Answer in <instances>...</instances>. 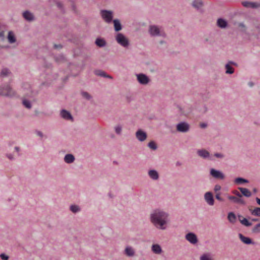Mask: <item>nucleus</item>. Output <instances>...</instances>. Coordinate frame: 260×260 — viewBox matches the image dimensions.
Returning a JSON list of instances; mask_svg holds the SVG:
<instances>
[{
  "label": "nucleus",
  "instance_id": "nucleus-63",
  "mask_svg": "<svg viewBox=\"0 0 260 260\" xmlns=\"http://www.w3.org/2000/svg\"><path fill=\"white\" fill-rule=\"evenodd\" d=\"M253 220H254V221H257V219H253Z\"/></svg>",
  "mask_w": 260,
  "mask_h": 260
},
{
  "label": "nucleus",
  "instance_id": "nucleus-61",
  "mask_svg": "<svg viewBox=\"0 0 260 260\" xmlns=\"http://www.w3.org/2000/svg\"><path fill=\"white\" fill-rule=\"evenodd\" d=\"M254 192H256V189L255 188L253 189Z\"/></svg>",
  "mask_w": 260,
  "mask_h": 260
},
{
  "label": "nucleus",
  "instance_id": "nucleus-16",
  "mask_svg": "<svg viewBox=\"0 0 260 260\" xmlns=\"http://www.w3.org/2000/svg\"><path fill=\"white\" fill-rule=\"evenodd\" d=\"M148 174L149 177L154 180H157L159 178L158 172L154 170H150L148 171Z\"/></svg>",
  "mask_w": 260,
  "mask_h": 260
},
{
  "label": "nucleus",
  "instance_id": "nucleus-45",
  "mask_svg": "<svg viewBox=\"0 0 260 260\" xmlns=\"http://www.w3.org/2000/svg\"><path fill=\"white\" fill-rule=\"evenodd\" d=\"M220 189H221L220 185H219L218 184H216V185H215L214 188V190L215 191V192L217 193V191H219Z\"/></svg>",
  "mask_w": 260,
  "mask_h": 260
},
{
  "label": "nucleus",
  "instance_id": "nucleus-31",
  "mask_svg": "<svg viewBox=\"0 0 260 260\" xmlns=\"http://www.w3.org/2000/svg\"><path fill=\"white\" fill-rule=\"evenodd\" d=\"M192 5L194 8L199 9L202 6L203 3L201 0H194Z\"/></svg>",
  "mask_w": 260,
  "mask_h": 260
},
{
  "label": "nucleus",
  "instance_id": "nucleus-8",
  "mask_svg": "<svg viewBox=\"0 0 260 260\" xmlns=\"http://www.w3.org/2000/svg\"><path fill=\"white\" fill-rule=\"evenodd\" d=\"M137 78L138 82L143 85H146L148 84L149 81V78L144 74H139L137 75Z\"/></svg>",
  "mask_w": 260,
  "mask_h": 260
},
{
  "label": "nucleus",
  "instance_id": "nucleus-33",
  "mask_svg": "<svg viewBox=\"0 0 260 260\" xmlns=\"http://www.w3.org/2000/svg\"><path fill=\"white\" fill-rule=\"evenodd\" d=\"M240 222L243 225H244L247 227L250 226L252 224V223L251 222H250L246 218H243L242 220L240 219Z\"/></svg>",
  "mask_w": 260,
  "mask_h": 260
},
{
  "label": "nucleus",
  "instance_id": "nucleus-20",
  "mask_svg": "<svg viewBox=\"0 0 260 260\" xmlns=\"http://www.w3.org/2000/svg\"><path fill=\"white\" fill-rule=\"evenodd\" d=\"M64 160L67 164H71L75 160V157L71 154H68L65 155Z\"/></svg>",
  "mask_w": 260,
  "mask_h": 260
},
{
  "label": "nucleus",
  "instance_id": "nucleus-25",
  "mask_svg": "<svg viewBox=\"0 0 260 260\" xmlns=\"http://www.w3.org/2000/svg\"><path fill=\"white\" fill-rule=\"evenodd\" d=\"M217 23L218 26L222 28H225L227 26V22L222 18L218 19Z\"/></svg>",
  "mask_w": 260,
  "mask_h": 260
},
{
  "label": "nucleus",
  "instance_id": "nucleus-21",
  "mask_svg": "<svg viewBox=\"0 0 260 260\" xmlns=\"http://www.w3.org/2000/svg\"><path fill=\"white\" fill-rule=\"evenodd\" d=\"M94 73L97 76L112 79V77L111 76L107 75L105 72L101 70H96L95 71Z\"/></svg>",
  "mask_w": 260,
  "mask_h": 260
},
{
  "label": "nucleus",
  "instance_id": "nucleus-39",
  "mask_svg": "<svg viewBox=\"0 0 260 260\" xmlns=\"http://www.w3.org/2000/svg\"><path fill=\"white\" fill-rule=\"evenodd\" d=\"M10 73L9 71L7 69H4L1 72L2 76H6Z\"/></svg>",
  "mask_w": 260,
  "mask_h": 260
},
{
  "label": "nucleus",
  "instance_id": "nucleus-24",
  "mask_svg": "<svg viewBox=\"0 0 260 260\" xmlns=\"http://www.w3.org/2000/svg\"><path fill=\"white\" fill-rule=\"evenodd\" d=\"M23 16L24 18L28 20V21H31L34 20V15L32 13H30L28 11H25L23 13Z\"/></svg>",
  "mask_w": 260,
  "mask_h": 260
},
{
  "label": "nucleus",
  "instance_id": "nucleus-7",
  "mask_svg": "<svg viewBox=\"0 0 260 260\" xmlns=\"http://www.w3.org/2000/svg\"><path fill=\"white\" fill-rule=\"evenodd\" d=\"M185 239L192 244H196L198 241L197 235L192 232H189L186 234Z\"/></svg>",
  "mask_w": 260,
  "mask_h": 260
},
{
  "label": "nucleus",
  "instance_id": "nucleus-54",
  "mask_svg": "<svg viewBox=\"0 0 260 260\" xmlns=\"http://www.w3.org/2000/svg\"><path fill=\"white\" fill-rule=\"evenodd\" d=\"M252 211H260V208L256 207Z\"/></svg>",
  "mask_w": 260,
  "mask_h": 260
},
{
  "label": "nucleus",
  "instance_id": "nucleus-62",
  "mask_svg": "<svg viewBox=\"0 0 260 260\" xmlns=\"http://www.w3.org/2000/svg\"><path fill=\"white\" fill-rule=\"evenodd\" d=\"M160 44H162L163 43V42L162 41H160Z\"/></svg>",
  "mask_w": 260,
  "mask_h": 260
},
{
  "label": "nucleus",
  "instance_id": "nucleus-37",
  "mask_svg": "<svg viewBox=\"0 0 260 260\" xmlns=\"http://www.w3.org/2000/svg\"><path fill=\"white\" fill-rule=\"evenodd\" d=\"M238 27L241 31H245L246 30V26L243 23H239Z\"/></svg>",
  "mask_w": 260,
  "mask_h": 260
},
{
  "label": "nucleus",
  "instance_id": "nucleus-55",
  "mask_svg": "<svg viewBox=\"0 0 260 260\" xmlns=\"http://www.w3.org/2000/svg\"><path fill=\"white\" fill-rule=\"evenodd\" d=\"M57 7H59V8H61V3H59V2H57Z\"/></svg>",
  "mask_w": 260,
  "mask_h": 260
},
{
  "label": "nucleus",
  "instance_id": "nucleus-5",
  "mask_svg": "<svg viewBox=\"0 0 260 260\" xmlns=\"http://www.w3.org/2000/svg\"><path fill=\"white\" fill-rule=\"evenodd\" d=\"M101 15L102 18L107 23L111 22L113 18V13L111 11L102 10Z\"/></svg>",
  "mask_w": 260,
  "mask_h": 260
},
{
  "label": "nucleus",
  "instance_id": "nucleus-4",
  "mask_svg": "<svg viewBox=\"0 0 260 260\" xmlns=\"http://www.w3.org/2000/svg\"><path fill=\"white\" fill-rule=\"evenodd\" d=\"M15 95V91L8 85L5 87H0V95L12 96Z\"/></svg>",
  "mask_w": 260,
  "mask_h": 260
},
{
  "label": "nucleus",
  "instance_id": "nucleus-60",
  "mask_svg": "<svg viewBox=\"0 0 260 260\" xmlns=\"http://www.w3.org/2000/svg\"><path fill=\"white\" fill-rule=\"evenodd\" d=\"M26 86H27L28 88H29V87H30V86H29V85H28V84L26 85Z\"/></svg>",
  "mask_w": 260,
  "mask_h": 260
},
{
  "label": "nucleus",
  "instance_id": "nucleus-46",
  "mask_svg": "<svg viewBox=\"0 0 260 260\" xmlns=\"http://www.w3.org/2000/svg\"><path fill=\"white\" fill-rule=\"evenodd\" d=\"M215 198L217 200L219 201H223V199L220 197V193L217 192L215 196Z\"/></svg>",
  "mask_w": 260,
  "mask_h": 260
},
{
  "label": "nucleus",
  "instance_id": "nucleus-50",
  "mask_svg": "<svg viewBox=\"0 0 260 260\" xmlns=\"http://www.w3.org/2000/svg\"><path fill=\"white\" fill-rule=\"evenodd\" d=\"M252 215H255L256 216H260V212H251Z\"/></svg>",
  "mask_w": 260,
  "mask_h": 260
},
{
  "label": "nucleus",
  "instance_id": "nucleus-22",
  "mask_svg": "<svg viewBox=\"0 0 260 260\" xmlns=\"http://www.w3.org/2000/svg\"><path fill=\"white\" fill-rule=\"evenodd\" d=\"M151 249L152 251L156 254H159L162 251L161 247L158 244H153Z\"/></svg>",
  "mask_w": 260,
  "mask_h": 260
},
{
  "label": "nucleus",
  "instance_id": "nucleus-6",
  "mask_svg": "<svg viewBox=\"0 0 260 260\" xmlns=\"http://www.w3.org/2000/svg\"><path fill=\"white\" fill-rule=\"evenodd\" d=\"M176 129L179 132L186 133L189 129V125L186 122H181L176 125Z\"/></svg>",
  "mask_w": 260,
  "mask_h": 260
},
{
  "label": "nucleus",
  "instance_id": "nucleus-40",
  "mask_svg": "<svg viewBox=\"0 0 260 260\" xmlns=\"http://www.w3.org/2000/svg\"><path fill=\"white\" fill-rule=\"evenodd\" d=\"M0 258L2 260H8L9 258V256L6 254L5 253H2L0 254Z\"/></svg>",
  "mask_w": 260,
  "mask_h": 260
},
{
  "label": "nucleus",
  "instance_id": "nucleus-23",
  "mask_svg": "<svg viewBox=\"0 0 260 260\" xmlns=\"http://www.w3.org/2000/svg\"><path fill=\"white\" fill-rule=\"evenodd\" d=\"M95 44L100 47H103L106 46V42L104 39L98 38L95 40Z\"/></svg>",
  "mask_w": 260,
  "mask_h": 260
},
{
  "label": "nucleus",
  "instance_id": "nucleus-32",
  "mask_svg": "<svg viewBox=\"0 0 260 260\" xmlns=\"http://www.w3.org/2000/svg\"><path fill=\"white\" fill-rule=\"evenodd\" d=\"M8 39L10 43H14L16 41L15 36L13 33L10 31L8 34Z\"/></svg>",
  "mask_w": 260,
  "mask_h": 260
},
{
  "label": "nucleus",
  "instance_id": "nucleus-26",
  "mask_svg": "<svg viewBox=\"0 0 260 260\" xmlns=\"http://www.w3.org/2000/svg\"><path fill=\"white\" fill-rule=\"evenodd\" d=\"M114 29L116 31H120L122 29L120 21L117 19L113 20Z\"/></svg>",
  "mask_w": 260,
  "mask_h": 260
},
{
  "label": "nucleus",
  "instance_id": "nucleus-43",
  "mask_svg": "<svg viewBox=\"0 0 260 260\" xmlns=\"http://www.w3.org/2000/svg\"><path fill=\"white\" fill-rule=\"evenodd\" d=\"M82 95L84 98H85L87 100H89L91 98L90 94L88 92H83L82 93Z\"/></svg>",
  "mask_w": 260,
  "mask_h": 260
},
{
  "label": "nucleus",
  "instance_id": "nucleus-3",
  "mask_svg": "<svg viewBox=\"0 0 260 260\" xmlns=\"http://www.w3.org/2000/svg\"><path fill=\"white\" fill-rule=\"evenodd\" d=\"M149 32L152 36H165V33L157 26L151 25L149 27Z\"/></svg>",
  "mask_w": 260,
  "mask_h": 260
},
{
  "label": "nucleus",
  "instance_id": "nucleus-49",
  "mask_svg": "<svg viewBox=\"0 0 260 260\" xmlns=\"http://www.w3.org/2000/svg\"><path fill=\"white\" fill-rule=\"evenodd\" d=\"M36 134L38 136H40V137H43V133L40 131H37Z\"/></svg>",
  "mask_w": 260,
  "mask_h": 260
},
{
  "label": "nucleus",
  "instance_id": "nucleus-1",
  "mask_svg": "<svg viewBox=\"0 0 260 260\" xmlns=\"http://www.w3.org/2000/svg\"><path fill=\"white\" fill-rule=\"evenodd\" d=\"M167 217L166 212H153L151 214V221L157 228L165 230Z\"/></svg>",
  "mask_w": 260,
  "mask_h": 260
},
{
  "label": "nucleus",
  "instance_id": "nucleus-17",
  "mask_svg": "<svg viewBox=\"0 0 260 260\" xmlns=\"http://www.w3.org/2000/svg\"><path fill=\"white\" fill-rule=\"evenodd\" d=\"M61 117L66 120H72L73 118L70 113L65 110H62L60 112Z\"/></svg>",
  "mask_w": 260,
  "mask_h": 260
},
{
  "label": "nucleus",
  "instance_id": "nucleus-14",
  "mask_svg": "<svg viewBox=\"0 0 260 260\" xmlns=\"http://www.w3.org/2000/svg\"><path fill=\"white\" fill-rule=\"evenodd\" d=\"M239 237L241 241L244 244L250 245L253 244L254 242L249 237L244 236L242 234L239 233Z\"/></svg>",
  "mask_w": 260,
  "mask_h": 260
},
{
  "label": "nucleus",
  "instance_id": "nucleus-28",
  "mask_svg": "<svg viewBox=\"0 0 260 260\" xmlns=\"http://www.w3.org/2000/svg\"><path fill=\"white\" fill-rule=\"evenodd\" d=\"M228 218L229 221L232 223L235 222L237 219L236 216L234 212H229Z\"/></svg>",
  "mask_w": 260,
  "mask_h": 260
},
{
  "label": "nucleus",
  "instance_id": "nucleus-41",
  "mask_svg": "<svg viewBox=\"0 0 260 260\" xmlns=\"http://www.w3.org/2000/svg\"><path fill=\"white\" fill-rule=\"evenodd\" d=\"M115 131L117 134H120L122 131V127L120 125H117L115 127Z\"/></svg>",
  "mask_w": 260,
  "mask_h": 260
},
{
  "label": "nucleus",
  "instance_id": "nucleus-34",
  "mask_svg": "<svg viewBox=\"0 0 260 260\" xmlns=\"http://www.w3.org/2000/svg\"><path fill=\"white\" fill-rule=\"evenodd\" d=\"M252 232L258 233L260 232V223L256 224L252 229Z\"/></svg>",
  "mask_w": 260,
  "mask_h": 260
},
{
  "label": "nucleus",
  "instance_id": "nucleus-15",
  "mask_svg": "<svg viewBox=\"0 0 260 260\" xmlns=\"http://www.w3.org/2000/svg\"><path fill=\"white\" fill-rule=\"evenodd\" d=\"M242 5L246 8H257L260 7V4L257 3L250 2H243Z\"/></svg>",
  "mask_w": 260,
  "mask_h": 260
},
{
  "label": "nucleus",
  "instance_id": "nucleus-36",
  "mask_svg": "<svg viewBox=\"0 0 260 260\" xmlns=\"http://www.w3.org/2000/svg\"><path fill=\"white\" fill-rule=\"evenodd\" d=\"M23 105L26 108H28V109H30L31 108V107L30 103L28 101H27V100H26L25 99H24L23 100Z\"/></svg>",
  "mask_w": 260,
  "mask_h": 260
},
{
  "label": "nucleus",
  "instance_id": "nucleus-51",
  "mask_svg": "<svg viewBox=\"0 0 260 260\" xmlns=\"http://www.w3.org/2000/svg\"><path fill=\"white\" fill-rule=\"evenodd\" d=\"M248 85H249V86L251 87L254 85V83L252 82H249L248 83Z\"/></svg>",
  "mask_w": 260,
  "mask_h": 260
},
{
  "label": "nucleus",
  "instance_id": "nucleus-35",
  "mask_svg": "<svg viewBox=\"0 0 260 260\" xmlns=\"http://www.w3.org/2000/svg\"><path fill=\"white\" fill-rule=\"evenodd\" d=\"M148 147L152 149V150H156L157 148V146L155 144V143L153 141L150 142L148 144Z\"/></svg>",
  "mask_w": 260,
  "mask_h": 260
},
{
  "label": "nucleus",
  "instance_id": "nucleus-59",
  "mask_svg": "<svg viewBox=\"0 0 260 260\" xmlns=\"http://www.w3.org/2000/svg\"><path fill=\"white\" fill-rule=\"evenodd\" d=\"M109 196L110 197V198H112V197L111 196V193H109Z\"/></svg>",
  "mask_w": 260,
  "mask_h": 260
},
{
  "label": "nucleus",
  "instance_id": "nucleus-10",
  "mask_svg": "<svg viewBox=\"0 0 260 260\" xmlns=\"http://www.w3.org/2000/svg\"><path fill=\"white\" fill-rule=\"evenodd\" d=\"M204 198L206 203L210 206L213 205L214 200L213 194L211 192H207L204 195Z\"/></svg>",
  "mask_w": 260,
  "mask_h": 260
},
{
  "label": "nucleus",
  "instance_id": "nucleus-57",
  "mask_svg": "<svg viewBox=\"0 0 260 260\" xmlns=\"http://www.w3.org/2000/svg\"><path fill=\"white\" fill-rule=\"evenodd\" d=\"M8 157L10 159H12V157L11 156V155H8Z\"/></svg>",
  "mask_w": 260,
  "mask_h": 260
},
{
  "label": "nucleus",
  "instance_id": "nucleus-44",
  "mask_svg": "<svg viewBox=\"0 0 260 260\" xmlns=\"http://www.w3.org/2000/svg\"><path fill=\"white\" fill-rule=\"evenodd\" d=\"M232 193L236 196L238 197L239 198L242 197L241 193H240L237 190H233L232 191Z\"/></svg>",
  "mask_w": 260,
  "mask_h": 260
},
{
  "label": "nucleus",
  "instance_id": "nucleus-11",
  "mask_svg": "<svg viewBox=\"0 0 260 260\" xmlns=\"http://www.w3.org/2000/svg\"><path fill=\"white\" fill-rule=\"evenodd\" d=\"M136 137L139 141L143 142L146 139L147 134L142 129H139L136 133Z\"/></svg>",
  "mask_w": 260,
  "mask_h": 260
},
{
  "label": "nucleus",
  "instance_id": "nucleus-13",
  "mask_svg": "<svg viewBox=\"0 0 260 260\" xmlns=\"http://www.w3.org/2000/svg\"><path fill=\"white\" fill-rule=\"evenodd\" d=\"M197 153L200 157L203 158H209L210 160H212V157L210 156L209 152L205 149L199 150L197 151Z\"/></svg>",
  "mask_w": 260,
  "mask_h": 260
},
{
  "label": "nucleus",
  "instance_id": "nucleus-2",
  "mask_svg": "<svg viewBox=\"0 0 260 260\" xmlns=\"http://www.w3.org/2000/svg\"><path fill=\"white\" fill-rule=\"evenodd\" d=\"M115 39L117 42L123 47H127L129 45L128 40L121 33H118Z\"/></svg>",
  "mask_w": 260,
  "mask_h": 260
},
{
  "label": "nucleus",
  "instance_id": "nucleus-58",
  "mask_svg": "<svg viewBox=\"0 0 260 260\" xmlns=\"http://www.w3.org/2000/svg\"><path fill=\"white\" fill-rule=\"evenodd\" d=\"M15 148V149L17 151H18V150H19V148L18 147H16Z\"/></svg>",
  "mask_w": 260,
  "mask_h": 260
},
{
  "label": "nucleus",
  "instance_id": "nucleus-42",
  "mask_svg": "<svg viewBox=\"0 0 260 260\" xmlns=\"http://www.w3.org/2000/svg\"><path fill=\"white\" fill-rule=\"evenodd\" d=\"M200 260H211V258L208 255L204 254L201 256Z\"/></svg>",
  "mask_w": 260,
  "mask_h": 260
},
{
  "label": "nucleus",
  "instance_id": "nucleus-56",
  "mask_svg": "<svg viewBox=\"0 0 260 260\" xmlns=\"http://www.w3.org/2000/svg\"><path fill=\"white\" fill-rule=\"evenodd\" d=\"M201 126L202 127H205L206 126V124L203 123V124H201Z\"/></svg>",
  "mask_w": 260,
  "mask_h": 260
},
{
  "label": "nucleus",
  "instance_id": "nucleus-9",
  "mask_svg": "<svg viewBox=\"0 0 260 260\" xmlns=\"http://www.w3.org/2000/svg\"><path fill=\"white\" fill-rule=\"evenodd\" d=\"M210 175L216 179L222 180L224 178V175L221 172L214 169L210 170Z\"/></svg>",
  "mask_w": 260,
  "mask_h": 260
},
{
  "label": "nucleus",
  "instance_id": "nucleus-27",
  "mask_svg": "<svg viewBox=\"0 0 260 260\" xmlns=\"http://www.w3.org/2000/svg\"><path fill=\"white\" fill-rule=\"evenodd\" d=\"M248 182L249 181L248 180L241 177L236 178L234 180L235 183L237 185H240L243 183H248Z\"/></svg>",
  "mask_w": 260,
  "mask_h": 260
},
{
  "label": "nucleus",
  "instance_id": "nucleus-48",
  "mask_svg": "<svg viewBox=\"0 0 260 260\" xmlns=\"http://www.w3.org/2000/svg\"><path fill=\"white\" fill-rule=\"evenodd\" d=\"M4 36H5L4 32V31L0 32V40H3L4 39Z\"/></svg>",
  "mask_w": 260,
  "mask_h": 260
},
{
  "label": "nucleus",
  "instance_id": "nucleus-52",
  "mask_svg": "<svg viewBox=\"0 0 260 260\" xmlns=\"http://www.w3.org/2000/svg\"><path fill=\"white\" fill-rule=\"evenodd\" d=\"M54 48H56V49L57 48H61V46L60 45H54Z\"/></svg>",
  "mask_w": 260,
  "mask_h": 260
},
{
  "label": "nucleus",
  "instance_id": "nucleus-29",
  "mask_svg": "<svg viewBox=\"0 0 260 260\" xmlns=\"http://www.w3.org/2000/svg\"><path fill=\"white\" fill-rule=\"evenodd\" d=\"M227 198L230 201H231V202H232L233 203H240L241 202V200L239 198H238V197H235V196H232L228 195L227 196Z\"/></svg>",
  "mask_w": 260,
  "mask_h": 260
},
{
  "label": "nucleus",
  "instance_id": "nucleus-18",
  "mask_svg": "<svg viewBox=\"0 0 260 260\" xmlns=\"http://www.w3.org/2000/svg\"><path fill=\"white\" fill-rule=\"evenodd\" d=\"M231 64L236 65V63L230 61L229 62V63L225 65V67L226 69V74H231L234 72V69L231 67Z\"/></svg>",
  "mask_w": 260,
  "mask_h": 260
},
{
  "label": "nucleus",
  "instance_id": "nucleus-12",
  "mask_svg": "<svg viewBox=\"0 0 260 260\" xmlns=\"http://www.w3.org/2000/svg\"><path fill=\"white\" fill-rule=\"evenodd\" d=\"M252 34L255 37L259 38L260 37V24L256 23L253 24V28L252 29Z\"/></svg>",
  "mask_w": 260,
  "mask_h": 260
},
{
  "label": "nucleus",
  "instance_id": "nucleus-53",
  "mask_svg": "<svg viewBox=\"0 0 260 260\" xmlns=\"http://www.w3.org/2000/svg\"><path fill=\"white\" fill-rule=\"evenodd\" d=\"M256 201L257 203L259 205H260V199H259L258 198H256Z\"/></svg>",
  "mask_w": 260,
  "mask_h": 260
},
{
  "label": "nucleus",
  "instance_id": "nucleus-38",
  "mask_svg": "<svg viewBox=\"0 0 260 260\" xmlns=\"http://www.w3.org/2000/svg\"><path fill=\"white\" fill-rule=\"evenodd\" d=\"M70 210L71 211H78L80 209L78 205H72L70 206Z\"/></svg>",
  "mask_w": 260,
  "mask_h": 260
},
{
  "label": "nucleus",
  "instance_id": "nucleus-19",
  "mask_svg": "<svg viewBox=\"0 0 260 260\" xmlns=\"http://www.w3.org/2000/svg\"><path fill=\"white\" fill-rule=\"evenodd\" d=\"M238 189L241 192L242 196L246 197H250L251 196V192L247 188L243 187H238Z\"/></svg>",
  "mask_w": 260,
  "mask_h": 260
},
{
  "label": "nucleus",
  "instance_id": "nucleus-47",
  "mask_svg": "<svg viewBox=\"0 0 260 260\" xmlns=\"http://www.w3.org/2000/svg\"><path fill=\"white\" fill-rule=\"evenodd\" d=\"M214 156L218 158H223L224 157L223 155L221 153H216L214 154Z\"/></svg>",
  "mask_w": 260,
  "mask_h": 260
},
{
  "label": "nucleus",
  "instance_id": "nucleus-30",
  "mask_svg": "<svg viewBox=\"0 0 260 260\" xmlns=\"http://www.w3.org/2000/svg\"><path fill=\"white\" fill-rule=\"evenodd\" d=\"M125 253L128 256H132L134 255L135 252L131 247H127L125 249Z\"/></svg>",
  "mask_w": 260,
  "mask_h": 260
}]
</instances>
